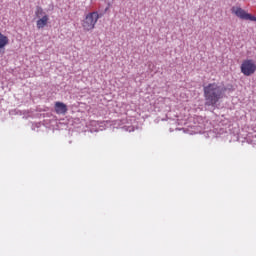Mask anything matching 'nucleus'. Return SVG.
<instances>
[{
  "instance_id": "nucleus-1",
  "label": "nucleus",
  "mask_w": 256,
  "mask_h": 256,
  "mask_svg": "<svg viewBox=\"0 0 256 256\" xmlns=\"http://www.w3.org/2000/svg\"><path fill=\"white\" fill-rule=\"evenodd\" d=\"M204 91V105L211 109H217L221 102V99H225V93L227 91H233V85H219V83L213 82L203 87Z\"/></svg>"
},
{
  "instance_id": "nucleus-2",
  "label": "nucleus",
  "mask_w": 256,
  "mask_h": 256,
  "mask_svg": "<svg viewBox=\"0 0 256 256\" xmlns=\"http://www.w3.org/2000/svg\"><path fill=\"white\" fill-rule=\"evenodd\" d=\"M97 21H99L98 12L88 13L82 20V27L84 31H93V29H95V25H97Z\"/></svg>"
},
{
  "instance_id": "nucleus-3",
  "label": "nucleus",
  "mask_w": 256,
  "mask_h": 256,
  "mask_svg": "<svg viewBox=\"0 0 256 256\" xmlns=\"http://www.w3.org/2000/svg\"><path fill=\"white\" fill-rule=\"evenodd\" d=\"M240 71L245 75V77H251L256 72V64L253 59H246L242 62L240 66Z\"/></svg>"
},
{
  "instance_id": "nucleus-4",
  "label": "nucleus",
  "mask_w": 256,
  "mask_h": 256,
  "mask_svg": "<svg viewBox=\"0 0 256 256\" xmlns=\"http://www.w3.org/2000/svg\"><path fill=\"white\" fill-rule=\"evenodd\" d=\"M231 11L234 15H236V17H238L239 19H242L243 21H255L256 23V17L247 13L241 7H232Z\"/></svg>"
},
{
  "instance_id": "nucleus-5",
  "label": "nucleus",
  "mask_w": 256,
  "mask_h": 256,
  "mask_svg": "<svg viewBox=\"0 0 256 256\" xmlns=\"http://www.w3.org/2000/svg\"><path fill=\"white\" fill-rule=\"evenodd\" d=\"M55 111L57 115H65L67 113V105L63 102H56L55 103Z\"/></svg>"
},
{
  "instance_id": "nucleus-6",
  "label": "nucleus",
  "mask_w": 256,
  "mask_h": 256,
  "mask_svg": "<svg viewBox=\"0 0 256 256\" xmlns=\"http://www.w3.org/2000/svg\"><path fill=\"white\" fill-rule=\"evenodd\" d=\"M7 45H9V38L0 32V55L3 53Z\"/></svg>"
},
{
  "instance_id": "nucleus-7",
  "label": "nucleus",
  "mask_w": 256,
  "mask_h": 256,
  "mask_svg": "<svg viewBox=\"0 0 256 256\" xmlns=\"http://www.w3.org/2000/svg\"><path fill=\"white\" fill-rule=\"evenodd\" d=\"M48 21H49V16L45 14L44 16H42V18L37 20L36 22L37 29H43L45 25H47Z\"/></svg>"
},
{
  "instance_id": "nucleus-8",
  "label": "nucleus",
  "mask_w": 256,
  "mask_h": 256,
  "mask_svg": "<svg viewBox=\"0 0 256 256\" xmlns=\"http://www.w3.org/2000/svg\"><path fill=\"white\" fill-rule=\"evenodd\" d=\"M35 15L39 19V17H42V15L45 16L46 14H45V11L43 10V8L41 6H37L36 11H35Z\"/></svg>"
},
{
  "instance_id": "nucleus-9",
  "label": "nucleus",
  "mask_w": 256,
  "mask_h": 256,
  "mask_svg": "<svg viewBox=\"0 0 256 256\" xmlns=\"http://www.w3.org/2000/svg\"><path fill=\"white\" fill-rule=\"evenodd\" d=\"M122 129H124V131H128L129 133L135 131V128L133 126H123Z\"/></svg>"
},
{
  "instance_id": "nucleus-10",
  "label": "nucleus",
  "mask_w": 256,
  "mask_h": 256,
  "mask_svg": "<svg viewBox=\"0 0 256 256\" xmlns=\"http://www.w3.org/2000/svg\"><path fill=\"white\" fill-rule=\"evenodd\" d=\"M105 13H107V11H109V4H108V7L105 8Z\"/></svg>"
}]
</instances>
